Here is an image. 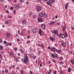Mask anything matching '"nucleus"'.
<instances>
[{
  "label": "nucleus",
  "instance_id": "f257e3e1",
  "mask_svg": "<svg viewBox=\"0 0 74 74\" xmlns=\"http://www.w3.org/2000/svg\"><path fill=\"white\" fill-rule=\"evenodd\" d=\"M24 57L25 58L24 59H22V60L25 64H26L27 63V62H29L28 57L26 54H24Z\"/></svg>",
  "mask_w": 74,
  "mask_h": 74
},
{
  "label": "nucleus",
  "instance_id": "f03ea898",
  "mask_svg": "<svg viewBox=\"0 0 74 74\" xmlns=\"http://www.w3.org/2000/svg\"><path fill=\"white\" fill-rule=\"evenodd\" d=\"M51 33L55 35H56V34L58 33V31L57 30H53L51 32Z\"/></svg>",
  "mask_w": 74,
  "mask_h": 74
},
{
  "label": "nucleus",
  "instance_id": "7ed1b4c3",
  "mask_svg": "<svg viewBox=\"0 0 74 74\" xmlns=\"http://www.w3.org/2000/svg\"><path fill=\"white\" fill-rule=\"evenodd\" d=\"M32 32L34 33H35L38 32V30H37V29L36 28L33 29L32 30Z\"/></svg>",
  "mask_w": 74,
  "mask_h": 74
},
{
  "label": "nucleus",
  "instance_id": "20e7f679",
  "mask_svg": "<svg viewBox=\"0 0 74 74\" xmlns=\"http://www.w3.org/2000/svg\"><path fill=\"white\" fill-rule=\"evenodd\" d=\"M40 26L41 27V28H42V29H43V30L44 29H45V24H41L40 25Z\"/></svg>",
  "mask_w": 74,
  "mask_h": 74
},
{
  "label": "nucleus",
  "instance_id": "39448f33",
  "mask_svg": "<svg viewBox=\"0 0 74 74\" xmlns=\"http://www.w3.org/2000/svg\"><path fill=\"white\" fill-rule=\"evenodd\" d=\"M36 10L37 11H38L41 10V7L40 6H38L36 7Z\"/></svg>",
  "mask_w": 74,
  "mask_h": 74
},
{
  "label": "nucleus",
  "instance_id": "423d86ee",
  "mask_svg": "<svg viewBox=\"0 0 74 74\" xmlns=\"http://www.w3.org/2000/svg\"><path fill=\"white\" fill-rule=\"evenodd\" d=\"M14 8L15 9H18V8H20V7L18 6L17 5V4H15L14 5Z\"/></svg>",
  "mask_w": 74,
  "mask_h": 74
},
{
  "label": "nucleus",
  "instance_id": "0eeeda50",
  "mask_svg": "<svg viewBox=\"0 0 74 74\" xmlns=\"http://www.w3.org/2000/svg\"><path fill=\"white\" fill-rule=\"evenodd\" d=\"M55 49H56V48L54 47H53L52 48H51V51L52 52H53V51H55Z\"/></svg>",
  "mask_w": 74,
  "mask_h": 74
},
{
  "label": "nucleus",
  "instance_id": "6e6552de",
  "mask_svg": "<svg viewBox=\"0 0 74 74\" xmlns=\"http://www.w3.org/2000/svg\"><path fill=\"white\" fill-rule=\"evenodd\" d=\"M38 21L39 22H42L43 20H42V19L40 18H38Z\"/></svg>",
  "mask_w": 74,
  "mask_h": 74
},
{
  "label": "nucleus",
  "instance_id": "1a4fd4ad",
  "mask_svg": "<svg viewBox=\"0 0 74 74\" xmlns=\"http://www.w3.org/2000/svg\"><path fill=\"white\" fill-rule=\"evenodd\" d=\"M43 14H42V13L40 12V13L39 14V18H41V17H42V16H43Z\"/></svg>",
  "mask_w": 74,
  "mask_h": 74
},
{
  "label": "nucleus",
  "instance_id": "9d476101",
  "mask_svg": "<svg viewBox=\"0 0 74 74\" xmlns=\"http://www.w3.org/2000/svg\"><path fill=\"white\" fill-rule=\"evenodd\" d=\"M11 36V34L10 33H7L6 34V37L7 38H8V37H10V36Z\"/></svg>",
  "mask_w": 74,
  "mask_h": 74
},
{
  "label": "nucleus",
  "instance_id": "9b49d317",
  "mask_svg": "<svg viewBox=\"0 0 74 74\" xmlns=\"http://www.w3.org/2000/svg\"><path fill=\"white\" fill-rule=\"evenodd\" d=\"M10 56L12 58H14V54L12 52L10 53Z\"/></svg>",
  "mask_w": 74,
  "mask_h": 74
},
{
  "label": "nucleus",
  "instance_id": "f8f14e48",
  "mask_svg": "<svg viewBox=\"0 0 74 74\" xmlns=\"http://www.w3.org/2000/svg\"><path fill=\"white\" fill-rule=\"evenodd\" d=\"M51 3L49 2V1H47V2L46 4H47L48 5H50V6H52V5L51 4Z\"/></svg>",
  "mask_w": 74,
  "mask_h": 74
},
{
  "label": "nucleus",
  "instance_id": "ddd939ff",
  "mask_svg": "<svg viewBox=\"0 0 74 74\" xmlns=\"http://www.w3.org/2000/svg\"><path fill=\"white\" fill-rule=\"evenodd\" d=\"M56 52L57 53H60V52H61V50H58V49H56Z\"/></svg>",
  "mask_w": 74,
  "mask_h": 74
},
{
  "label": "nucleus",
  "instance_id": "4468645a",
  "mask_svg": "<svg viewBox=\"0 0 74 74\" xmlns=\"http://www.w3.org/2000/svg\"><path fill=\"white\" fill-rule=\"evenodd\" d=\"M61 37L62 38H65V35L64 34H61Z\"/></svg>",
  "mask_w": 74,
  "mask_h": 74
},
{
  "label": "nucleus",
  "instance_id": "2eb2a0df",
  "mask_svg": "<svg viewBox=\"0 0 74 74\" xmlns=\"http://www.w3.org/2000/svg\"><path fill=\"white\" fill-rule=\"evenodd\" d=\"M49 2L50 3H52L55 2V0H49Z\"/></svg>",
  "mask_w": 74,
  "mask_h": 74
},
{
  "label": "nucleus",
  "instance_id": "dca6fc26",
  "mask_svg": "<svg viewBox=\"0 0 74 74\" xmlns=\"http://www.w3.org/2000/svg\"><path fill=\"white\" fill-rule=\"evenodd\" d=\"M39 34L40 36H41L42 34H41V29H40L39 31Z\"/></svg>",
  "mask_w": 74,
  "mask_h": 74
},
{
  "label": "nucleus",
  "instance_id": "f3484780",
  "mask_svg": "<svg viewBox=\"0 0 74 74\" xmlns=\"http://www.w3.org/2000/svg\"><path fill=\"white\" fill-rule=\"evenodd\" d=\"M26 22H27V21H26V20H25L24 21H22L23 24H25L26 23Z\"/></svg>",
  "mask_w": 74,
  "mask_h": 74
},
{
  "label": "nucleus",
  "instance_id": "a211bd4d",
  "mask_svg": "<svg viewBox=\"0 0 74 74\" xmlns=\"http://www.w3.org/2000/svg\"><path fill=\"white\" fill-rule=\"evenodd\" d=\"M50 39L52 41H54V39H53L52 36L50 37Z\"/></svg>",
  "mask_w": 74,
  "mask_h": 74
},
{
  "label": "nucleus",
  "instance_id": "6ab92c4d",
  "mask_svg": "<svg viewBox=\"0 0 74 74\" xmlns=\"http://www.w3.org/2000/svg\"><path fill=\"white\" fill-rule=\"evenodd\" d=\"M20 73L21 74H24L23 71V70H21V71H20Z\"/></svg>",
  "mask_w": 74,
  "mask_h": 74
},
{
  "label": "nucleus",
  "instance_id": "aec40b11",
  "mask_svg": "<svg viewBox=\"0 0 74 74\" xmlns=\"http://www.w3.org/2000/svg\"><path fill=\"white\" fill-rule=\"evenodd\" d=\"M3 46H1L0 45V50H3Z\"/></svg>",
  "mask_w": 74,
  "mask_h": 74
},
{
  "label": "nucleus",
  "instance_id": "412c9836",
  "mask_svg": "<svg viewBox=\"0 0 74 74\" xmlns=\"http://www.w3.org/2000/svg\"><path fill=\"white\" fill-rule=\"evenodd\" d=\"M66 43L65 42H64L62 44V47H64L65 45H66Z\"/></svg>",
  "mask_w": 74,
  "mask_h": 74
},
{
  "label": "nucleus",
  "instance_id": "4be33fe9",
  "mask_svg": "<svg viewBox=\"0 0 74 74\" xmlns=\"http://www.w3.org/2000/svg\"><path fill=\"white\" fill-rule=\"evenodd\" d=\"M51 56L52 57H53V58H54V59H55V55L53 53L51 54Z\"/></svg>",
  "mask_w": 74,
  "mask_h": 74
},
{
  "label": "nucleus",
  "instance_id": "5701e85b",
  "mask_svg": "<svg viewBox=\"0 0 74 74\" xmlns=\"http://www.w3.org/2000/svg\"><path fill=\"white\" fill-rule=\"evenodd\" d=\"M43 15L45 18H47V14H45V13H44V14H43Z\"/></svg>",
  "mask_w": 74,
  "mask_h": 74
},
{
  "label": "nucleus",
  "instance_id": "b1692460",
  "mask_svg": "<svg viewBox=\"0 0 74 74\" xmlns=\"http://www.w3.org/2000/svg\"><path fill=\"white\" fill-rule=\"evenodd\" d=\"M68 70L69 73H71V68H68Z\"/></svg>",
  "mask_w": 74,
  "mask_h": 74
},
{
  "label": "nucleus",
  "instance_id": "393cba45",
  "mask_svg": "<svg viewBox=\"0 0 74 74\" xmlns=\"http://www.w3.org/2000/svg\"><path fill=\"white\" fill-rule=\"evenodd\" d=\"M55 22L54 21H52L50 23L51 25H53V24H54V23Z\"/></svg>",
  "mask_w": 74,
  "mask_h": 74
},
{
  "label": "nucleus",
  "instance_id": "a878e982",
  "mask_svg": "<svg viewBox=\"0 0 74 74\" xmlns=\"http://www.w3.org/2000/svg\"><path fill=\"white\" fill-rule=\"evenodd\" d=\"M65 35L66 37H67V32H65Z\"/></svg>",
  "mask_w": 74,
  "mask_h": 74
},
{
  "label": "nucleus",
  "instance_id": "bb28decb",
  "mask_svg": "<svg viewBox=\"0 0 74 74\" xmlns=\"http://www.w3.org/2000/svg\"><path fill=\"white\" fill-rule=\"evenodd\" d=\"M33 18L35 19V18H36L37 17V15H33Z\"/></svg>",
  "mask_w": 74,
  "mask_h": 74
},
{
  "label": "nucleus",
  "instance_id": "cd10ccee",
  "mask_svg": "<svg viewBox=\"0 0 74 74\" xmlns=\"http://www.w3.org/2000/svg\"><path fill=\"white\" fill-rule=\"evenodd\" d=\"M68 7V6H67V5H65V7L66 10H67V9Z\"/></svg>",
  "mask_w": 74,
  "mask_h": 74
},
{
  "label": "nucleus",
  "instance_id": "c85d7f7f",
  "mask_svg": "<svg viewBox=\"0 0 74 74\" xmlns=\"http://www.w3.org/2000/svg\"><path fill=\"white\" fill-rule=\"evenodd\" d=\"M14 60H16V61L17 62H18V58H14Z\"/></svg>",
  "mask_w": 74,
  "mask_h": 74
},
{
  "label": "nucleus",
  "instance_id": "c756f323",
  "mask_svg": "<svg viewBox=\"0 0 74 74\" xmlns=\"http://www.w3.org/2000/svg\"><path fill=\"white\" fill-rule=\"evenodd\" d=\"M20 52H21V53H23V52H24L23 50V49H21L20 50Z\"/></svg>",
  "mask_w": 74,
  "mask_h": 74
},
{
  "label": "nucleus",
  "instance_id": "7c9ffc66",
  "mask_svg": "<svg viewBox=\"0 0 74 74\" xmlns=\"http://www.w3.org/2000/svg\"><path fill=\"white\" fill-rule=\"evenodd\" d=\"M59 60H63V58L62 57H59Z\"/></svg>",
  "mask_w": 74,
  "mask_h": 74
},
{
  "label": "nucleus",
  "instance_id": "2f4dec72",
  "mask_svg": "<svg viewBox=\"0 0 74 74\" xmlns=\"http://www.w3.org/2000/svg\"><path fill=\"white\" fill-rule=\"evenodd\" d=\"M74 60H72L71 61V62L72 63V64H74Z\"/></svg>",
  "mask_w": 74,
  "mask_h": 74
},
{
  "label": "nucleus",
  "instance_id": "473e14b6",
  "mask_svg": "<svg viewBox=\"0 0 74 74\" xmlns=\"http://www.w3.org/2000/svg\"><path fill=\"white\" fill-rule=\"evenodd\" d=\"M65 29H66V27L65 26V27H63V30L64 32V31H65Z\"/></svg>",
  "mask_w": 74,
  "mask_h": 74
},
{
  "label": "nucleus",
  "instance_id": "72a5a7b5",
  "mask_svg": "<svg viewBox=\"0 0 74 74\" xmlns=\"http://www.w3.org/2000/svg\"><path fill=\"white\" fill-rule=\"evenodd\" d=\"M5 72L6 73H8V69H5Z\"/></svg>",
  "mask_w": 74,
  "mask_h": 74
},
{
  "label": "nucleus",
  "instance_id": "f704fd0d",
  "mask_svg": "<svg viewBox=\"0 0 74 74\" xmlns=\"http://www.w3.org/2000/svg\"><path fill=\"white\" fill-rule=\"evenodd\" d=\"M38 55H40V54H41V51L40 50H39V51H38Z\"/></svg>",
  "mask_w": 74,
  "mask_h": 74
},
{
  "label": "nucleus",
  "instance_id": "c9c22d12",
  "mask_svg": "<svg viewBox=\"0 0 74 74\" xmlns=\"http://www.w3.org/2000/svg\"><path fill=\"white\" fill-rule=\"evenodd\" d=\"M38 63L40 64L41 63V60L40 59H39L38 60Z\"/></svg>",
  "mask_w": 74,
  "mask_h": 74
},
{
  "label": "nucleus",
  "instance_id": "e433bc0d",
  "mask_svg": "<svg viewBox=\"0 0 74 74\" xmlns=\"http://www.w3.org/2000/svg\"><path fill=\"white\" fill-rule=\"evenodd\" d=\"M52 61H53V63H55V60L54 59H53L52 60Z\"/></svg>",
  "mask_w": 74,
  "mask_h": 74
},
{
  "label": "nucleus",
  "instance_id": "4c0bfd02",
  "mask_svg": "<svg viewBox=\"0 0 74 74\" xmlns=\"http://www.w3.org/2000/svg\"><path fill=\"white\" fill-rule=\"evenodd\" d=\"M32 14H33V13H32V12L30 13L29 14V16H32Z\"/></svg>",
  "mask_w": 74,
  "mask_h": 74
},
{
  "label": "nucleus",
  "instance_id": "58836bf2",
  "mask_svg": "<svg viewBox=\"0 0 74 74\" xmlns=\"http://www.w3.org/2000/svg\"><path fill=\"white\" fill-rule=\"evenodd\" d=\"M13 12H14V14H16V11L15 10H14L13 11Z\"/></svg>",
  "mask_w": 74,
  "mask_h": 74
},
{
  "label": "nucleus",
  "instance_id": "ea45409f",
  "mask_svg": "<svg viewBox=\"0 0 74 74\" xmlns=\"http://www.w3.org/2000/svg\"><path fill=\"white\" fill-rule=\"evenodd\" d=\"M10 10H13L14 9V7H11L10 8Z\"/></svg>",
  "mask_w": 74,
  "mask_h": 74
},
{
  "label": "nucleus",
  "instance_id": "a19ab883",
  "mask_svg": "<svg viewBox=\"0 0 74 74\" xmlns=\"http://www.w3.org/2000/svg\"><path fill=\"white\" fill-rule=\"evenodd\" d=\"M36 45H37L38 46V47H40V44L37 43V44H36Z\"/></svg>",
  "mask_w": 74,
  "mask_h": 74
},
{
  "label": "nucleus",
  "instance_id": "79ce46f5",
  "mask_svg": "<svg viewBox=\"0 0 74 74\" xmlns=\"http://www.w3.org/2000/svg\"><path fill=\"white\" fill-rule=\"evenodd\" d=\"M3 41L2 40V39H0V42H1V43H2V42H3Z\"/></svg>",
  "mask_w": 74,
  "mask_h": 74
},
{
  "label": "nucleus",
  "instance_id": "37998d69",
  "mask_svg": "<svg viewBox=\"0 0 74 74\" xmlns=\"http://www.w3.org/2000/svg\"><path fill=\"white\" fill-rule=\"evenodd\" d=\"M5 24H7L8 25V21H6L5 23Z\"/></svg>",
  "mask_w": 74,
  "mask_h": 74
},
{
  "label": "nucleus",
  "instance_id": "c03bdc74",
  "mask_svg": "<svg viewBox=\"0 0 74 74\" xmlns=\"http://www.w3.org/2000/svg\"><path fill=\"white\" fill-rule=\"evenodd\" d=\"M56 74V71H55L54 73V74Z\"/></svg>",
  "mask_w": 74,
  "mask_h": 74
},
{
  "label": "nucleus",
  "instance_id": "a18cd8bd",
  "mask_svg": "<svg viewBox=\"0 0 74 74\" xmlns=\"http://www.w3.org/2000/svg\"><path fill=\"white\" fill-rule=\"evenodd\" d=\"M19 2L20 3H23V1H22V0H19Z\"/></svg>",
  "mask_w": 74,
  "mask_h": 74
},
{
  "label": "nucleus",
  "instance_id": "49530a36",
  "mask_svg": "<svg viewBox=\"0 0 74 74\" xmlns=\"http://www.w3.org/2000/svg\"><path fill=\"white\" fill-rule=\"evenodd\" d=\"M30 74H33V72L32 71H30Z\"/></svg>",
  "mask_w": 74,
  "mask_h": 74
},
{
  "label": "nucleus",
  "instance_id": "de8ad7c7",
  "mask_svg": "<svg viewBox=\"0 0 74 74\" xmlns=\"http://www.w3.org/2000/svg\"><path fill=\"white\" fill-rule=\"evenodd\" d=\"M2 57H3V56H2L1 54L0 53V58H1Z\"/></svg>",
  "mask_w": 74,
  "mask_h": 74
},
{
  "label": "nucleus",
  "instance_id": "09e8293b",
  "mask_svg": "<svg viewBox=\"0 0 74 74\" xmlns=\"http://www.w3.org/2000/svg\"><path fill=\"white\" fill-rule=\"evenodd\" d=\"M17 50V48L16 47L14 48V51H16Z\"/></svg>",
  "mask_w": 74,
  "mask_h": 74
},
{
  "label": "nucleus",
  "instance_id": "8fccbe9b",
  "mask_svg": "<svg viewBox=\"0 0 74 74\" xmlns=\"http://www.w3.org/2000/svg\"><path fill=\"white\" fill-rule=\"evenodd\" d=\"M30 43V40H28V41H27V44H29V43Z\"/></svg>",
  "mask_w": 74,
  "mask_h": 74
},
{
  "label": "nucleus",
  "instance_id": "3c124183",
  "mask_svg": "<svg viewBox=\"0 0 74 74\" xmlns=\"http://www.w3.org/2000/svg\"><path fill=\"white\" fill-rule=\"evenodd\" d=\"M56 58H58V54H56Z\"/></svg>",
  "mask_w": 74,
  "mask_h": 74
},
{
  "label": "nucleus",
  "instance_id": "603ef678",
  "mask_svg": "<svg viewBox=\"0 0 74 74\" xmlns=\"http://www.w3.org/2000/svg\"><path fill=\"white\" fill-rule=\"evenodd\" d=\"M43 46H44V45L42 44H41V47H43Z\"/></svg>",
  "mask_w": 74,
  "mask_h": 74
},
{
  "label": "nucleus",
  "instance_id": "864d4df0",
  "mask_svg": "<svg viewBox=\"0 0 74 74\" xmlns=\"http://www.w3.org/2000/svg\"><path fill=\"white\" fill-rule=\"evenodd\" d=\"M60 64H63V62H60Z\"/></svg>",
  "mask_w": 74,
  "mask_h": 74
},
{
  "label": "nucleus",
  "instance_id": "5fc2aeb1",
  "mask_svg": "<svg viewBox=\"0 0 74 74\" xmlns=\"http://www.w3.org/2000/svg\"><path fill=\"white\" fill-rule=\"evenodd\" d=\"M7 43V42H6V41H5L4 42V44H6Z\"/></svg>",
  "mask_w": 74,
  "mask_h": 74
},
{
  "label": "nucleus",
  "instance_id": "6e6d98bb",
  "mask_svg": "<svg viewBox=\"0 0 74 74\" xmlns=\"http://www.w3.org/2000/svg\"><path fill=\"white\" fill-rule=\"evenodd\" d=\"M60 74H63V72L62 71H60Z\"/></svg>",
  "mask_w": 74,
  "mask_h": 74
},
{
  "label": "nucleus",
  "instance_id": "4d7b16f0",
  "mask_svg": "<svg viewBox=\"0 0 74 74\" xmlns=\"http://www.w3.org/2000/svg\"><path fill=\"white\" fill-rule=\"evenodd\" d=\"M49 72H50V74H51V70L49 69Z\"/></svg>",
  "mask_w": 74,
  "mask_h": 74
},
{
  "label": "nucleus",
  "instance_id": "13d9d810",
  "mask_svg": "<svg viewBox=\"0 0 74 74\" xmlns=\"http://www.w3.org/2000/svg\"><path fill=\"white\" fill-rule=\"evenodd\" d=\"M17 41H20V40L19 39H17Z\"/></svg>",
  "mask_w": 74,
  "mask_h": 74
},
{
  "label": "nucleus",
  "instance_id": "bf43d9fd",
  "mask_svg": "<svg viewBox=\"0 0 74 74\" xmlns=\"http://www.w3.org/2000/svg\"><path fill=\"white\" fill-rule=\"evenodd\" d=\"M1 2H3V1H4V0H0Z\"/></svg>",
  "mask_w": 74,
  "mask_h": 74
},
{
  "label": "nucleus",
  "instance_id": "052dcab7",
  "mask_svg": "<svg viewBox=\"0 0 74 74\" xmlns=\"http://www.w3.org/2000/svg\"><path fill=\"white\" fill-rule=\"evenodd\" d=\"M6 12H7V13H9V11H8V10H7L6 11Z\"/></svg>",
  "mask_w": 74,
  "mask_h": 74
},
{
  "label": "nucleus",
  "instance_id": "680f3d73",
  "mask_svg": "<svg viewBox=\"0 0 74 74\" xmlns=\"http://www.w3.org/2000/svg\"><path fill=\"white\" fill-rule=\"evenodd\" d=\"M53 37L54 38V39H55V38H56V37H55V35L53 36Z\"/></svg>",
  "mask_w": 74,
  "mask_h": 74
},
{
  "label": "nucleus",
  "instance_id": "e2e57ef3",
  "mask_svg": "<svg viewBox=\"0 0 74 74\" xmlns=\"http://www.w3.org/2000/svg\"><path fill=\"white\" fill-rule=\"evenodd\" d=\"M9 45H10V46H11V45H12V44H11V43H9Z\"/></svg>",
  "mask_w": 74,
  "mask_h": 74
},
{
  "label": "nucleus",
  "instance_id": "0e129e2a",
  "mask_svg": "<svg viewBox=\"0 0 74 74\" xmlns=\"http://www.w3.org/2000/svg\"><path fill=\"white\" fill-rule=\"evenodd\" d=\"M48 48L49 49H50V46L48 47Z\"/></svg>",
  "mask_w": 74,
  "mask_h": 74
},
{
  "label": "nucleus",
  "instance_id": "69168bd1",
  "mask_svg": "<svg viewBox=\"0 0 74 74\" xmlns=\"http://www.w3.org/2000/svg\"><path fill=\"white\" fill-rule=\"evenodd\" d=\"M56 35L57 36H59V34H58V33L56 34Z\"/></svg>",
  "mask_w": 74,
  "mask_h": 74
},
{
  "label": "nucleus",
  "instance_id": "338daca9",
  "mask_svg": "<svg viewBox=\"0 0 74 74\" xmlns=\"http://www.w3.org/2000/svg\"><path fill=\"white\" fill-rule=\"evenodd\" d=\"M36 56H34V59H36Z\"/></svg>",
  "mask_w": 74,
  "mask_h": 74
},
{
  "label": "nucleus",
  "instance_id": "774afa93",
  "mask_svg": "<svg viewBox=\"0 0 74 74\" xmlns=\"http://www.w3.org/2000/svg\"><path fill=\"white\" fill-rule=\"evenodd\" d=\"M10 69H12V67L11 66H10L9 67Z\"/></svg>",
  "mask_w": 74,
  "mask_h": 74
}]
</instances>
